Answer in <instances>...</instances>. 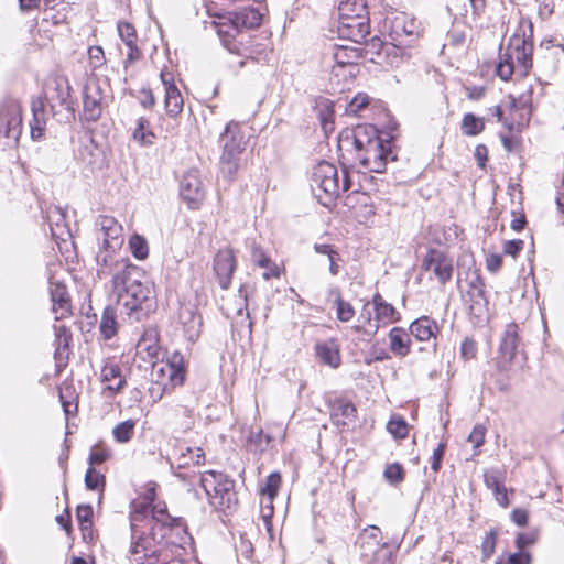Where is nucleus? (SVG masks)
<instances>
[{"label":"nucleus","instance_id":"nucleus-1","mask_svg":"<svg viewBox=\"0 0 564 564\" xmlns=\"http://www.w3.org/2000/svg\"><path fill=\"white\" fill-rule=\"evenodd\" d=\"M110 271L119 306L126 310L128 316L140 321L145 314L143 305L151 294V288L142 281L144 276L141 270L130 261H119Z\"/></svg>","mask_w":564,"mask_h":564},{"label":"nucleus","instance_id":"nucleus-2","mask_svg":"<svg viewBox=\"0 0 564 564\" xmlns=\"http://www.w3.org/2000/svg\"><path fill=\"white\" fill-rule=\"evenodd\" d=\"M354 148L361 167L369 172L382 173L389 161H395L390 140H383L371 126L358 127L354 131Z\"/></svg>","mask_w":564,"mask_h":564},{"label":"nucleus","instance_id":"nucleus-3","mask_svg":"<svg viewBox=\"0 0 564 564\" xmlns=\"http://www.w3.org/2000/svg\"><path fill=\"white\" fill-rule=\"evenodd\" d=\"M218 142L221 149L220 173L224 178L232 181L247 164L249 135L240 122L231 120L220 133Z\"/></svg>","mask_w":564,"mask_h":564},{"label":"nucleus","instance_id":"nucleus-4","mask_svg":"<svg viewBox=\"0 0 564 564\" xmlns=\"http://www.w3.org/2000/svg\"><path fill=\"white\" fill-rule=\"evenodd\" d=\"M97 238L100 242L99 251L96 254L97 275L99 279L109 278L111 271L119 261H129L121 258L117 251L123 245V228L112 216L101 215L97 218Z\"/></svg>","mask_w":564,"mask_h":564},{"label":"nucleus","instance_id":"nucleus-5","mask_svg":"<svg viewBox=\"0 0 564 564\" xmlns=\"http://www.w3.org/2000/svg\"><path fill=\"white\" fill-rule=\"evenodd\" d=\"M351 182L346 170L341 176L334 164L326 161L319 162L313 171L311 188L317 200L325 207H329L341 192L350 189Z\"/></svg>","mask_w":564,"mask_h":564},{"label":"nucleus","instance_id":"nucleus-6","mask_svg":"<svg viewBox=\"0 0 564 564\" xmlns=\"http://www.w3.org/2000/svg\"><path fill=\"white\" fill-rule=\"evenodd\" d=\"M533 43L524 35H512L507 46L500 52L496 73L502 80H508L513 74L524 77L532 68Z\"/></svg>","mask_w":564,"mask_h":564},{"label":"nucleus","instance_id":"nucleus-7","mask_svg":"<svg viewBox=\"0 0 564 564\" xmlns=\"http://www.w3.org/2000/svg\"><path fill=\"white\" fill-rule=\"evenodd\" d=\"M206 14L212 19L204 21L205 28L210 24L219 35L234 37L239 26L252 28L260 24L261 15L254 9H245L240 12L218 11L213 6H206Z\"/></svg>","mask_w":564,"mask_h":564},{"label":"nucleus","instance_id":"nucleus-8","mask_svg":"<svg viewBox=\"0 0 564 564\" xmlns=\"http://www.w3.org/2000/svg\"><path fill=\"white\" fill-rule=\"evenodd\" d=\"M200 485L214 508L225 512L237 505L235 484L226 475L214 470L205 471L202 474Z\"/></svg>","mask_w":564,"mask_h":564},{"label":"nucleus","instance_id":"nucleus-9","mask_svg":"<svg viewBox=\"0 0 564 564\" xmlns=\"http://www.w3.org/2000/svg\"><path fill=\"white\" fill-rule=\"evenodd\" d=\"M129 564H182L178 560H169L167 554L161 553L160 543L154 536L140 535L128 551Z\"/></svg>","mask_w":564,"mask_h":564},{"label":"nucleus","instance_id":"nucleus-10","mask_svg":"<svg viewBox=\"0 0 564 564\" xmlns=\"http://www.w3.org/2000/svg\"><path fill=\"white\" fill-rule=\"evenodd\" d=\"M185 376L184 358L180 352H173L166 361L153 364L152 381L178 387L184 383Z\"/></svg>","mask_w":564,"mask_h":564},{"label":"nucleus","instance_id":"nucleus-11","mask_svg":"<svg viewBox=\"0 0 564 564\" xmlns=\"http://www.w3.org/2000/svg\"><path fill=\"white\" fill-rule=\"evenodd\" d=\"M72 87L66 77L54 75L47 78L44 86V99L51 105L52 109L56 106L67 111H73V102L70 100Z\"/></svg>","mask_w":564,"mask_h":564},{"label":"nucleus","instance_id":"nucleus-12","mask_svg":"<svg viewBox=\"0 0 564 564\" xmlns=\"http://www.w3.org/2000/svg\"><path fill=\"white\" fill-rule=\"evenodd\" d=\"M422 269L432 272L435 279L444 285L452 279L453 259L441 250L431 249L423 259Z\"/></svg>","mask_w":564,"mask_h":564},{"label":"nucleus","instance_id":"nucleus-13","mask_svg":"<svg viewBox=\"0 0 564 564\" xmlns=\"http://www.w3.org/2000/svg\"><path fill=\"white\" fill-rule=\"evenodd\" d=\"M337 33L340 37L360 45L370 33L368 15L339 17Z\"/></svg>","mask_w":564,"mask_h":564},{"label":"nucleus","instance_id":"nucleus-14","mask_svg":"<svg viewBox=\"0 0 564 564\" xmlns=\"http://www.w3.org/2000/svg\"><path fill=\"white\" fill-rule=\"evenodd\" d=\"M362 57L360 46L336 45L328 48L325 54L326 59H330L334 64L332 72L335 76H339L338 70L344 67H354L359 58Z\"/></svg>","mask_w":564,"mask_h":564},{"label":"nucleus","instance_id":"nucleus-15","mask_svg":"<svg viewBox=\"0 0 564 564\" xmlns=\"http://www.w3.org/2000/svg\"><path fill=\"white\" fill-rule=\"evenodd\" d=\"M22 124V108L19 101L9 99L0 107V126L8 138H18Z\"/></svg>","mask_w":564,"mask_h":564},{"label":"nucleus","instance_id":"nucleus-16","mask_svg":"<svg viewBox=\"0 0 564 564\" xmlns=\"http://www.w3.org/2000/svg\"><path fill=\"white\" fill-rule=\"evenodd\" d=\"M180 194L191 208H197L204 199L205 192L197 170H189L184 173L180 183Z\"/></svg>","mask_w":564,"mask_h":564},{"label":"nucleus","instance_id":"nucleus-17","mask_svg":"<svg viewBox=\"0 0 564 564\" xmlns=\"http://www.w3.org/2000/svg\"><path fill=\"white\" fill-rule=\"evenodd\" d=\"M117 31L120 40L127 47V56L123 61V67L127 70L129 66L142 57V51L138 46L137 31L131 23L119 21L117 23Z\"/></svg>","mask_w":564,"mask_h":564},{"label":"nucleus","instance_id":"nucleus-18","mask_svg":"<svg viewBox=\"0 0 564 564\" xmlns=\"http://www.w3.org/2000/svg\"><path fill=\"white\" fill-rule=\"evenodd\" d=\"M50 294L52 301V310L55 314V319H63L72 315L70 297L67 292L66 285L51 278L50 280Z\"/></svg>","mask_w":564,"mask_h":564},{"label":"nucleus","instance_id":"nucleus-19","mask_svg":"<svg viewBox=\"0 0 564 564\" xmlns=\"http://www.w3.org/2000/svg\"><path fill=\"white\" fill-rule=\"evenodd\" d=\"M160 78L165 90V109L169 115L177 116L183 110L184 101L181 91L174 84V75L167 68H163Z\"/></svg>","mask_w":564,"mask_h":564},{"label":"nucleus","instance_id":"nucleus-20","mask_svg":"<svg viewBox=\"0 0 564 564\" xmlns=\"http://www.w3.org/2000/svg\"><path fill=\"white\" fill-rule=\"evenodd\" d=\"M165 421L176 432H186L194 425L193 410L183 404L165 406Z\"/></svg>","mask_w":564,"mask_h":564},{"label":"nucleus","instance_id":"nucleus-21","mask_svg":"<svg viewBox=\"0 0 564 564\" xmlns=\"http://www.w3.org/2000/svg\"><path fill=\"white\" fill-rule=\"evenodd\" d=\"M102 112V91L98 83H88L84 88V117L96 121Z\"/></svg>","mask_w":564,"mask_h":564},{"label":"nucleus","instance_id":"nucleus-22","mask_svg":"<svg viewBox=\"0 0 564 564\" xmlns=\"http://www.w3.org/2000/svg\"><path fill=\"white\" fill-rule=\"evenodd\" d=\"M235 269L236 259L232 250H219L214 259V270L223 289L229 288Z\"/></svg>","mask_w":564,"mask_h":564},{"label":"nucleus","instance_id":"nucleus-23","mask_svg":"<svg viewBox=\"0 0 564 564\" xmlns=\"http://www.w3.org/2000/svg\"><path fill=\"white\" fill-rule=\"evenodd\" d=\"M151 508H152V503L144 501V500H135L131 503V511H130L131 543H130V545L133 542H135L140 535L151 536L150 534H145L144 532H141L139 530L143 522H145L147 524H150Z\"/></svg>","mask_w":564,"mask_h":564},{"label":"nucleus","instance_id":"nucleus-24","mask_svg":"<svg viewBox=\"0 0 564 564\" xmlns=\"http://www.w3.org/2000/svg\"><path fill=\"white\" fill-rule=\"evenodd\" d=\"M205 454L199 447H189L186 444H178L172 454L171 467L188 468L189 466H197L204 462Z\"/></svg>","mask_w":564,"mask_h":564},{"label":"nucleus","instance_id":"nucleus-25","mask_svg":"<svg viewBox=\"0 0 564 564\" xmlns=\"http://www.w3.org/2000/svg\"><path fill=\"white\" fill-rule=\"evenodd\" d=\"M357 410L347 400L338 399L332 404L330 420L338 427H350L356 422Z\"/></svg>","mask_w":564,"mask_h":564},{"label":"nucleus","instance_id":"nucleus-26","mask_svg":"<svg viewBox=\"0 0 564 564\" xmlns=\"http://www.w3.org/2000/svg\"><path fill=\"white\" fill-rule=\"evenodd\" d=\"M519 325L510 323L506 326L499 346L500 355L508 361H511L518 351L520 345Z\"/></svg>","mask_w":564,"mask_h":564},{"label":"nucleus","instance_id":"nucleus-27","mask_svg":"<svg viewBox=\"0 0 564 564\" xmlns=\"http://www.w3.org/2000/svg\"><path fill=\"white\" fill-rule=\"evenodd\" d=\"M101 381L112 392H120L127 383L121 366L110 359L101 368Z\"/></svg>","mask_w":564,"mask_h":564},{"label":"nucleus","instance_id":"nucleus-28","mask_svg":"<svg viewBox=\"0 0 564 564\" xmlns=\"http://www.w3.org/2000/svg\"><path fill=\"white\" fill-rule=\"evenodd\" d=\"M315 354L319 362L330 368H337L340 365L339 346L335 339L317 343Z\"/></svg>","mask_w":564,"mask_h":564},{"label":"nucleus","instance_id":"nucleus-29","mask_svg":"<svg viewBox=\"0 0 564 564\" xmlns=\"http://www.w3.org/2000/svg\"><path fill=\"white\" fill-rule=\"evenodd\" d=\"M419 35V24L414 19H409L405 15L397 17L392 22L391 37L403 44V36L410 37V42Z\"/></svg>","mask_w":564,"mask_h":564},{"label":"nucleus","instance_id":"nucleus-30","mask_svg":"<svg viewBox=\"0 0 564 564\" xmlns=\"http://www.w3.org/2000/svg\"><path fill=\"white\" fill-rule=\"evenodd\" d=\"M180 321L188 339H197L202 330L203 322L195 308L193 306H183L180 311Z\"/></svg>","mask_w":564,"mask_h":564},{"label":"nucleus","instance_id":"nucleus-31","mask_svg":"<svg viewBox=\"0 0 564 564\" xmlns=\"http://www.w3.org/2000/svg\"><path fill=\"white\" fill-rule=\"evenodd\" d=\"M389 347L390 350L398 357H405L411 351V337L410 334L402 327H393L389 332Z\"/></svg>","mask_w":564,"mask_h":564},{"label":"nucleus","instance_id":"nucleus-32","mask_svg":"<svg viewBox=\"0 0 564 564\" xmlns=\"http://www.w3.org/2000/svg\"><path fill=\"white\" fill-rule=\"evenodd\" d=\"M32 120L30 121L31 137L33 140H40L44 135L47 116L44 100L32 101Z\"/></svg>","mask_w":564,"mask_h":564},{"label":"nucleus","instance_id":"nucleus-33","mask_svg":"<svg viewBox=\"0 0 564 564\" xmlns=\"http://www.w3.org/2000/svg\"><path fill=\"white\" fill-rule=\"evenodd\" d=\"M410 335L414 336L419 341H426L436 336L437 325L435 321L429 316H422L410 325Z\"/></svg>","mask_w":564,"mask_h":564},{"label":"nucleus","instance_id":"nucleus-34","mask_svg":"<svg viewBox=\"0 0 564 564\" xmlns=\"http://www.w3.org/2000/svg\"><path fill=\"white\" fill-rule=\"evenodd\" d=\"M484 480L488 489L492 490L497 502L507 507L509 505L508 494L506 487L501 482V477L498 471H487L484 475Z\"/></svg>","mask_w":564,"mask_h":564},{"label":"nucleus","instance_id":"nucleus-35","mask_svg":"<svg viewBox=\"0 0 564 564\" xmlns=\"http://www.w3.org/2000/svg\"><path fill=\"white\" fill-rule=\"evenodd\" d=\"M117 330H118V323H117L116 311L112 306H106L102 312L100 324H99L100 335L105 340H108L117 334Z\"/></svg>","mask_w":564,"mask_h":564},{"label":"nucleus","instance_id":"nucleus-36","mask_svg":"<svg viewBox=\"0 0 564 564\" xmlns=\"http://www.w3.org/2000/svg\"><path fill=\"white\" fill-rule=\"evenodd\" d=\"M76 517L79 528L85 541H91L94 538L93 532V508L89 505H82L77 507Z\"/></svg>","mask_w":564,"mask_h":564},{"label":"nucleus","instance_id":"nucleus-37","mask_svg":"<svg viewBox=\"0 0 564 564\" xmlns=\"http://www.w3.org/2000/svg\"><path fill=\"white\" fill-rule=\"evenodd\" d=\"M368 15L366 0H340L338 17Z\"/></svg>","mask_w":564,"mask_h":564},{"label":"nucleus","instance_id":"nucleus-38","mask_svg":"<svg viewBox=\"0 0 564 564\" xmlns=\"http://www.w3.org/2000/svg\"><path fill=\"white\" fill-rule=\"evenodd\" d=\"M176 521V519L169 514L165 503H158L152 506L150 524L153 522L155 524L151 527V530H155L156 525H161L162 529H165V527H172Z\"/></svg>","mask_w":564,"mask_h":564},{"label":"nucleus","instance_id":"nucleus-39","mask_svg":"<svg viewBox=\"0 0 564 564\" xmlns=\"http://www.w3.org/2000/svg\"><path fill=\"white\" fill-rule=\"evenodd\" d=\"M460 129L463 134L474 137L482 132L485 129L484 119L476 117L474 113H466L463 117Z\"/></svg>","mask_w":564,"mask_h":564},{"label":"nucleus","instance_id":"nucleus-40","mask_svg":"<svg viewBox=\"0 0 564 564\" xmlns=\"http://www.w3.org/2000/svg\"><path fill=\"white\" fill-rule=\"evenodd\" d=\"M129 249L132 256L138 260H145L149 256V243L147 239L139 235L133 234L128 241Z\"/></svg>","mask_w":564,"mask_h":564},{"label":"nucleus","instance_id":"nucleus-41","mask_svg":"<svg viewBox=\"0 0 564 564\" xmlns=\"http://www.w3.org/2000/svg\"><path fill=\"white\" fill-rule=\"evenodd\" d=\"M135 421L127 420L112 429V435L118 443H128L134 434Z\"/></svg>","mask_w":564,"mask_h":564},{"label":"nucleus","instance_id":"nucleus-42","mask_svg":"<svg viewBox=\"0 0 564 564\" xmlns=\"http://www.w3.org/2000/svg\"><path fill=\"white\" fill-rule=\"evenodd\" d=\"M471 13L467 19L470 21V24L476 28H482V18L486 12L487 1L486 0H469Z\"/></svg>","mask_w":564,"mask_h":564},{"label":"nucleus","instance_id":"nucleus-43","mask_svg":"<svg viewBox=\"0 0 564 564\" xmlns=\"http://www.w3.org/2000/svg\"><path fill=\"white\" fill-rule=\"evenodd\" d=\"M106 478L102 474L89 466L85 475V485L89 490H104Z\"/></svg>","mask_w":564,"mask_h":564},{"label":"nucleus","instance_id":"nucleus-44","mask_svg":"<svg viewBox=\"0 0 564 564\" xmlns=\"http://www.w3.org/2000/svg\"><path fill=\"white\" fill-rule=\"evenodd\" d=\"M281 485V475L279 473H271L263 487L260 489V495L263 497H275Z\"/></svg>","mask_w":564,"mask_h":564},{"label":"nucleus","instance_id":"nucleus-45","mask_svg":"<svg viewBox=\"0 0 564 564\" xmlns=\"http://www.w3.org/2000/svg\"><path fill=\"white\" fill-rule=\"evenodd\" d=\"M387 430L395 438H405L409 433V427L405 420L400 416L392 417L387 424Z\"/></svg>","mask_w":564,"mask_h":564},{"label":"nucleus","instance_id":"nucleus-46","mask_svg":"<svg viewBox=\"0 0 564 564\" xmlns=\"http://www.w3.org/2000/svg\"><path fill=\"white\" fill-rule=\"evenodd\" d=\"M110 455H111L110 449L102 446L101 444H97L91 447L88 463L91 467H94V465H99V464H102L104 462H106L110 457Z\"/></svg>","mask_w":564,"mask_h":564},{"label":"nucleus","instance_id":"nucleus-47","mask_svg":"<svg viewBox=\"0 0 564 564\" xmlns=\"http://www.w3.org/2000/svg\"><path fill=\"white\" fill-rule=\"evenodd\" d=\"M361 53L362 57L370 56V59H373L375 55H379L381 53V50L383 48V42L378 37L373 36L369 41L365 42V44L361 46Z\"/></svg>","mask_w":564,"mask_h":564},{"label":"nucleus","instance_id":"nucleus-48","mask_svg":"<svg viewBox=\"0 0 564 564\" xmlns=\"http://www.w3.org/2000/svg\"><path fill=\"white\" fill-rule=\"evenodd\" d=\"M369 104V96L367 94H357L346 107L348 115L356 116Z\"/></svg>","mask_w":564,"mask_h":564},{"label":"nucleus","instance_id":"nucleus-49","mask_svg":"<svg viewBox=\"0 0 564 564\" xmlns=\"http://www.w3.org/2000/svg\"><path fill=\"white\" fill-rule=\"evenodd\" d=\"M271 437L265 435L262 430L251 432L248 436V443L254 446V451L263 452L269 445Z\"/></svg>","mask_w":564,"mask_h":564},{"label":"nucleus","instance_id":"nucleus-50","mask_svg":"<svg viewBox=\"0 0 564 564\" xmlns=\"http://www.w3.org/2000/svg\"><path fill=\"white\" fill-rule=\"evenodd\" d=\"M145 123L148 122L141 118L139 120L138 128L133 132V139L142 145L151 144L152 139L154 138V134L145 129Z\"/></svg>","mask_w":564,"mask_h":564},{"label":"nucleus","instance_id":"nucleus-51","mask_svg":"<svg viewBox=\"0 0 564 564\" xmlns=\"http://www.w3.org/2000/svg\"><path fill=\"white\" fill-rule=\"evenodd\" d=\"M175 387L169 386L165 382L159 383L155 381L151 382L149 387V394L153 402H159L164 394L170 393Z\"/></svg>","mask_w":564,"mask_h":564},{"label":"nucleus","instance_id":"nucleus-52","mask_svg":"<svg viewBox=\"0 0 564 564\" xmlns=\"http://www.w3.org/2000/svg\"><path fill=\"white\" fill-rule=\"evenodd\" d=\"M335 306H336L337 318L340 322L346 323V322H349L354 317L355 308L352 307V305L349 302L341 300L340 302L336 303Z\"/></svg>","mask_w":564,"mask_h":564},{"label":"nucleus","instance_id":"nucleus-53","mask_svg":"<svg viewBox=\"0 0 564 564\" xmlns=\"http://www.w3.org/2000/svg\"><path fill=\"white\" fill-rule=\"evenodd\" d=\"M379 535L380 529L372 525L362 531V533L358 538V542H366L370 544L371 547H377L379 545Z\"/></svg>","mask_w":564,"mask_h":564},{"label":"nucleus","instance_id":"nucleus-54","mask_svg":"<svg viewBox=\"0 0 564 564\" xmlns=\"http://www.w3.org/2000/svg\"><path fill=\"white\" fill-rule=\"evenodd\" d=\"M324 109L319 110V119L322 127L325 131L333 130V106L328 100H325L323 104Z\"/></svg>","mask_w":564,"mask_h":564},{"label":"nucleus","instance_id":"nucleus-55","mask_svg":"<svg viewBox=\"0 0 564 564\" xmlns=\"http://www.w3.org/2000/svg\"><path fill=\"white\" fill-rule=\"evenodd\" d=\"M376 313V319L378 322L382 321L384 323L394 321V315L397 314V311L394 306L388 302L384 304H381L377 310H375Z\"/></svg>","mask_w":564,"mask_h":564},{"label":"nucleus","instance_id":"nucleus-56","mask_svg":"<svg viewBox=\"0 0 564 564\" xmlns=\"http://www.w3.org/2000/svg\"><path fill=\"white\" fill-rule=\"evenodd\" d=\"M496 535L497 532L495 530H490L482 540L481 551L484 560L489 558L496 549Z\"/></svg>","mask_w":564,"mask_h":564},{"label":"nucleus","instance_id":"nucleus-57","mask_svg":"<svg viewBox=\"0 0 564 564\" xmlns=\"http://www.w3.org/2000/svg\"><path fill=\"white\" fill-rule=\"evenodd\" d=\"M384 477L391 484H399L403 480V468L399 464H391L384 469Z\"/></svg>","mask_w":564,"mask_h":564},{"label":"nucleus","instance_id":"nucleus-58","mask_svg":"<svg viewBox=\"0 0 564 564\" xmlns=\"http://www.w3.org/2000/svg\"><path fill=\"white\" fill-rule=\"evenodd\" d=\"M251 260L259 267H265L271 261L264 250L256 242L251 245Z\"/></svg>","mask_w":564,"mask_h":564},{"label":"nucleus","instance_id":"nucleus-59","mask_svg":"<svg viewBox=\"0 0 564 564\" xmlns=\"http://www.w3.org/2000/svg\"><path fill=\"white\" fill-rule=\"evenodd\" d=\"M88 56L94 68H98L105 64V53L101 46H90Z\"/></svg>","mask_w":564,"mask_h":564},{"label":"nucleus","instance_id":"nucleus-60","mask_svg":"<svg viewBox=\"0 0 564 564\" xmlns=\"http://www.w3.org/2000/svg\"><path fill=\"white\" fill-rule=\"evenodd\" d=\"M486 427L481 424L476 425L469 434L468 441L474 447H479L485 442Z\"/></svg>","mask_w":564,"mask_h":564},{"label":"nucleus","instance_id":"nucleus-61","mask_svg":"<svg viewBox=\"0 0 564 564\" xmlns=\"http://www.w3.org/2000/svg\"><path fill=\"white\" fill-rule=\"evenodd\" d=\"M273 499L274 497L261 496V517L265 523H269L273 516Z\"/></svg>","mask_w":564,"mask_h":564},{"label":"nucleus","instance_id":"nucleus-62","mask_svg":"<svg viewBox=\"0 0 564 564\" xmlns=\"http://www.w3.org/2000/svg\"><path fill=\"white\" fill-rule=\"evenodd\" d=\"M538 534L535 532L519 533L516 539V545L519 550H523L524 547L534 544Z\"/></svg>","mask_w":564,"mask_h":564},{"label":"nucleus","instance_id":"nucleus-63","mask_svg":"<svg viewBox=\"0 0 564 564\" xmlns=\"http://www.w3.org/2000/svg\"><path fill=\"white\" fill-rule=\"evenodd\" d=\"M524 242L520 239H512L505 242L503 252L516 257L523 248Z\"/></svg>","mask_w":564,"mask_h":564},{"label":"nucleus","instance_id":"nucleus-64","mask_svg":"<svg viewBox=\"0 0 564 564\" xmlns=\"http://www.w3.org/2000/svg\"><path fill=\"white\" fill-rule=\"evenodd\" d=\"M531 563V555L527 552H522L520 550L519 552L512 553L508 556L506 564H530Z\"/></svg>","mask_w":564,"mask_h":564}]
</instances>
